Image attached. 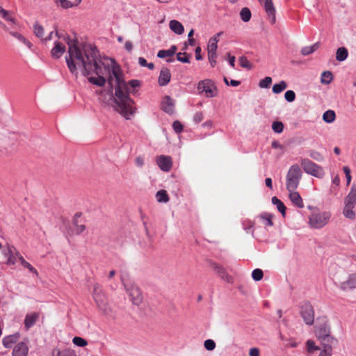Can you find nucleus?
<instances>
[{
    "label": "nucleus",
    "instance_id": "nucleus-1",
    "mask_svg": "<svg viewBox=\"0 0 356 356\" xmlns=\"http://www.w3.org/2000/svg\"><path fill=\"white\" fill-rule=\"evenodd\" d=\"M55 35L58 38H63L67 41L69 56L66 57V63L72 73L76 72V65L83 68V74L85 76L89 75L92 70H95L97 73H100L99 70L94 67V64L99 59L95 47L89 44L79 43L76 40L65 38L58 31H56Z\"/></svg>",
    "mask_w": 356,
    "mask_h": 356
},
{
    "label": "nucleus",
    "instance_id": "nucleus-2",
    "mask_svg": "<svg viewBox=\"0 0 356 356\" xmlns=\"http://www.w3.org/2000/svg\"><path fill=\"white\" fill-rule=\"evenodd\" d=\"M107 65L112 68V74L115 78V110L126 119H129L134 113V102L129 97V93L134 92V90L140 86L138 80H131L128 83L122 79L120 66L114 60H107Z\"/></svg>",
    "mask_w": 356,
    "mask_h": 356
},
{
    "label": "nucleus",
    "instance_id": "nucleus-3",
    "mask_svg": "<svg viewBox=\"0 0 356 356\" xmlns=\"http://www.w3.org/2000/svg\"><path fill=\"white\" fill-rule=\"evenodd\" d=\"M107 60H111L110 58H104L103 61H102L100 59H99L95 64H94V67L97 68V70H99L100 73H97L96 70H92L90 74H95L98 76L97 77H89L88 81L95 85H97L98 86H104L106 83V79L103 76L104 74V71L108 72L109 74V78H108V83L111 85V88L113 87V81L115 80V78L113 77L112 74V68L111 66L108 67L107 65Z\"/></svg>",
    "mask_w": 356,
    "mask_h": 356
},
{
    "label": "nucleus",
    "instance_id": "nucleus-4",
    "mask_svg": "<svg viewBox=\"0 0 356 356\" xmlns=\"http://www.w3.org/2000/svg\"><path fill=\"white\" fill-rule=\"evenodd\" d=\"M302 172L298 164L292 165L286 174V187L288 191L296 190L301 180Z\"/></svg>",
    "mask_w": 356,
    "mask_h": 356
},
{
    "label": "nucleus",
    "instance_id": "nucleus-5",
    "mask_svg": "<svg viewBox=\"0 0 356 356\" xmlns=\"http://www.w3.org/2000/svg\"><path fill=\"white\" fill-rule=\"evenodd\" d=\"M93 298L97 303L99 309L106 316H111L112 309L108 303L107 298L102 293V290L98 284L93 286Z\"/></svg>",
    "mask_w": 356,
    "mask_h": 356
},
{
    "label": "nucleus",
    "instance_id": "nucleus-6",
    "mask_svg": "<svg viewBox=\"0 0 356 356\" xmlns=\"http://www.w3.org/2000/svg\"><path fill=\"white\" fill-rule=\"evenodd\" d=\"M330 218L329 211H314L309 217V224L314 229H321L327 224Z\"/></svg>",
    "mask_w": 356,
    "mask_h": 356
},
{
    "label": "nucleus",
    "instance_id": "nucleus-7",
    "mask_svg": "<svg viewBox=\"0 0 356 356\" xmlns=\"http://www.w3.org/2000/svg\"><path fill=\"white\" fill-rule=\"evenodd\" d=\"M300 164L305 173L320 179L323 177L325 175L323 168L311 160L302 159Z\"/></svg>",
    "mask_w": 356,
    "mask_h": 356
},
{
    "label": "nucleus",
    "instance_id": "nucleus-8",
    "mask_svg": "<svg viewBox=\"0 0 356 356\" xmlns=\"http://www.w3.org/2000/svg\"><path fill=\"white\" fill-rule=\"evenodd\" d=\"M122 283L123 284L127 292L129 294L130 300L136 305L142 302L143 296L139 288L134 284H127L124 282V278L121 277Z\"/></svg>",
    "mask_w": 356,
    "mask_h": 356
},
{
    "label": "nucleus",
    "instance_id": "nucleus-9",
    "mask_svg": "<svg viewBox=\"0 0 356 356\" xmlns=\"http://www.w3.org/2000/svg\"><path fill=\"white\" fill-rule=\"evenodd\" d=\"M197 89L200 93L204 92L207 97H213L217 95V89L214 83L209 79L199 82Z\"/></svg>",
    "mask_w": 356,
    "mask_h": 356
},
{
    "label": "nucleus",
    "instance_id": "nucleus-10",
    "mask_svg": "<svg viewBox=\"0 0 356 356\" xmlns=\"http://www.w3.org/2000/svg\"><path fill=\"white\" fill-rule=\"evenodd\" d=\"M300 315L304 322L312 325L314 321V310L312 305L309 302H304L300 307Z\"/></svg>",
    "mask_w": 356,
    "mask_h": 356
},
{
    "label": "nucleus",
    "instance_id": "nucleus-11",
    "mask_svg": "<svg viewBox=\"0 0 356 356\" xmlns=\"http://www.w3.org/2000/svg\"><path fill=\"white\" fill-rule=\"evenodd\" d=\"M3 255L7 259V265H15L18 260L20 253L13 246H8L3 250Z\"/></svg>",
    "mask_w": 356,
    "mask_h": 356
},
{
    "label": "nucleus",
    "instance_id": "nucleus-12",
    "mask_svg": "<svg viewBox=\"0 0 356 356\" xmlns=\"http://www.w3.org/2000/svg\"><path fill=\"white\" fill-rule=\"evenodd\" d=\"M156 163L161 170L169 172L172 168V159L168 156L161 155L156 158Z\"/></svg>",
    "mask_w": 356,
    "mask_h": 356
},
{
    "label": "nucleus",
    "instance_id": "nucleus-13",
    "mask_svg": "<svg viewBox=\"0 0 356 356\" xmlns=\"http://www.w3.org/2000/svg\"><path fill=\"white\" fill-rule=\"evenodd\" d=\"M29 350L27 342H19L13 348L12 356H27Z\"/></svg>",
    "mask_w": 356,
    "mask_h": 356
},
{
    "label": "nucleus",
    "instance_id": "nucleus-14",
    "mask_svg": "<svg viewBox=\"0 0 356 356\" xmlns=\"http://www.w3.org/2000/svg\"><path fill=\"white\" fill-rule=\"evenodd\" d=\"M264 8L270 23L274 24L276 22V17L275 8L274 7L273 0H265Z\"/></svg>",
    "mask_w": 356,
    "mask_h": 356
},
{
    "label": "nucleus",
    "instance_id": "nucleus-15",
    "mask_svg": "<svg viewBox=\"0 0 356 356\" xmlns=\"http://www.w3.org/2000/svg\"><path fill=\"white\" fill-rule=\"evenodd\" d=\"M339 287L343 291L356 289V273L350 275L347 280L340 284Z\"/></svg>",
    "mask_w": 356,
    "mask_h": 356
},
{
    "label": "nucleus",
    "instance_id": "nucleus-16",
    "mask_svg": "<svg viewBox=\"0 0 356 356\" xmlns=\"http://www.w3.org/2000/svg\"><path fill=\"white\" fill-rule=\"evenodd\" d=\"M39 318V314L36 312L27 314L24 318V327L29 330L32 327Z\"/></svg>",
    "mask_w": 356,
    "mask_h": 356
},
{
    "label": "nucleus",
    "instance_id": "nucleus-17",
    "mask_svg": "<svg viewBox=\"0 0 356 356\" xmlns=\"http://www.w3.org/2000/svg\"><path fill=\"white\" fill-rule=\"evenodd\" d=\"M210 267L218 273L220 277L227 282H230L231 277L226 273L225 268L215 262H211Z\"/></svg>",
    "mask_w": 356,
    "mask_h": 356
},
{
    "label": "nucleus",
    "instance_id": "nucleus-18",
    "mask_svg": "<svg viewBox=\"0 0 356 356\" xmlns=\"http://www.w3.org/2000/svg\"><path fill=\"white\" fill-rule=\"evenodd\" d=\"M289 192V199L294 206L302 209L304 207V203L299 193L294 191H288Z\"/></svg>",
    "mask_w": 356,
    "mask_h": 356
},
{
    "label": "nucleus",
    "instance_id": "nucleus-19",
    "mask_svg": "<svg viewBox=\"0 0 356 356\" xmlns=\"http://www.w3.org/2000/svg\"><path fill=\"white\" fill-rule=\"evenodd\" d=\"M65 51V46L58 41H56L54 47L51 51V56L54 58H59Z\"/></svg>",
    "mask_w": 356,
    "mask_h": 356
},
{
    "label": "nucleus",
    "instance_id": "nucleus-20",
    "mask_svg": "<svg viewBox=\"0 0 356 356\" xmlns=\"http://www.w3.org/2000/svg\"><path fill=\"white\" fill-rule=\"evenodd\" d=\"M171 74L168 68H163L159 76L158 82L161 86H166L170 81Z\"/></svg>",
    "mask_w": 356,
    "mask_h": 356
},
{
    "label": "nucleus",
    "instance_id": "nucleus-21",
    "mask_svg": "<svg viewBox=\"0 0 356 356\" xmlns=\"http://www.w3.org/2000/svg\"><path fill=\"white\" fill-rule=\"evenodd\" d=\"M330 333V327L326 324H323L315 327V335L318 339L329 335Z\"/></svg>",
    "mask_w": 356,
    "mask_h": 356
},
{
    "label": "nucleus",
    "instance_id": "nucleus-22",
    "mask_svg": "<svg viewBox=\"0 0 356 356\" xmlns=\"http://www.w3.org/2000/svg\"><path fill=\"white\" fill-rule=\"evenodd\" d=\"M356 204V186L353 185L349 193L344 200V204L355 206Z\"/></svg>",
    "mask_w": 356,
    "mask_h": 356
},
{
    "label": "nucleus",
    "instance_id": "nucleus-23",
    "mask_svg": "<svg viewBox=\"0 0 356 356\" xmlns=\"http://www.w3.org/2000/svg\"><path fill=\"white\" fill-rule=\"evenodd\" d=\"M19 334L15 333L11 335H8L5 337L3 339V345L5 348H9L12 346L13 344L17 343V341L19 339Z\"/></svg>",
    "mask_w": 356,
    "mask_h": 356
},
{
    "label": "nucleus",
    "instance_id": "nucleus-24",
    "mask_svg": "<svg viewBox=\"0 0 356 356\" xmlns=\"http://www.w3.org/2000/svg\"><path fill=\"white\" fill-rule=\"evenodd\" d=\"M162 109L167 113L172 114L174 111V102L173 100L169 97L166 96L162 102Z\"/></svg>",
    "mask_w": 356,
    "mask_h": 356
},
{
    "label": "nucleus",
    "instance_id": "nucleus-25",
    "mask_svg": "<svg viewBox=\"0 0 356 356\" xmlns=\"http://www.w3.org/2000/svg\"><path fill=\"white\" fill-rule=\"evenodd\" d=\"M169 27L176 34L181 35L184 31L183 25L177 20L172 19L169 23Z\"/></svg>",
    "mask_w": 356,
    "mask_h": 356
},
{
    "label": "nucleus",
    "instance_id": "nucleus-26",
    "mask_svg": "<svg viewBox=\"0 0 356 356\" xmlns=\"http://www.w3.org/2000/svg\"><path fill=\"white\" fill-rule=\"evenodd\" d=\"M57 6H60L63 8L67 9L74 6H77L81 0H75L74 2H71L68 0H54Z\"/></svg>",
    "mask_w": 356,
    "mask_h": 356
},
{
    "label": "nucleus",
    "instance_id": "nucleus-27",
    "mask_svg": "<svg viewBox=\"0 0 356 356\" xmlns=\"http://www.w3.org/2000/svg\"><path fill=\"white\" fill-rule=\"evenodd\" d=\"M320 342L321 343L322 346H323V348L325 349H332V345L336 342V340L330 336V334L323 337L320 339H318Z\"/></svg>",
    "mask_w": 356,
    "mask_h": 356
},
{
    "label": "nucleus",
    "instance_id": "nucleus-28",
    "mask_svg": "<svg viewBox=\"0 0 356 356\" xmlns=\"http://www.w3.org/2000/svg\"><path fill=\"white\" fill-rule=\"evenodd\" d=\"M176 50H177V47L175 45H172L169 49L160 50L157 54V56L161 58L170 57V56H172L175 54Z\"/></svg>",
    "mask_w": 356,
    "mask_h": 356
},
{
    "label": "nucleus",
    "instance_id": "nucleus-29",
    "mask_svg": "<svg viewBox=\"0 0 356 356\" xmlns=\"http://www.w3.org/2000/svg\"><path fill=\"white\" fill-rule=\"evenodd\" d=\"M272 203L277 207V210L282 213V216L286 215V207L284 203L277 197H272Z\"/></svg>",
    "mask_w": 356,
    "mask_h": 356
},
{
    "label": "nucleus",
    "instance_id": "nucleus-30",
    "mask_svg": "<svg viewBox=\"0 0 356 356\" xmlns=\"http://www.w3.org/2000/svg\"><path fill=\"white\" fill-rule=\"evenodd\" d=\"M0 15L1 17L4 19L7 22H12L13 24H15V19L13 17L12 13L10 11H8L3 8L0 6Z\"/></svg>",
    "mask_w": 356,
    "mask_h": 356
},
{
    "label": "nucleus",
    "instance_id": "nucleus-31",
    "mask_svg": "<svg viewBox=\"0 0 356 356\" xmlns=\"http://www.w3.org/2000/svg\"><path fill=\"white\" fill-rule=\"evenodd\" d=\"M218 39H217L216 37H212L209 39L207 45L208 53H216V50L218 48Z\"/></svg>",
    "mask_w": 356,
    "mask_h": 356
},
{
    "label": "nucleus",
    "instance_id": "nucleus-32",
    "mask_svg": "<svg viewBox=\"0 0 356 356\" xmlns=\"http://www.w3.org/2000/svg\"><path fill=\"white\" fill-rule=\"evenodd\" d=\"M348 55V50L346 49V48L339 47L337 50L336 59L340 62L343 61L347 58Z\"/></svg>",
    "mask_w": 356,
    "mask_h": 356
},
{
    "label": "nucleus",
    "instance_id": "nucleus-33",
    "mask_svg": "<svg viewBox=\"0 0 356 356\" xmlns=\"http://www.w3.org/2000/svg\"><path fill=\"white\" fill-rule=\"evenodd\" d=\"M156 198L157 202L160 203H166L169 201L168 195L165 190H160L156 193Z\"/></svg>",
    "mask_w": 356,
    "mask_h": 356
},
{
    "label": "nucleus",
    "instance_id": "nucleus-34",
    "mask_svg": "<svg viewBox=\"0 0 356 356\" xmlns=\"http://www.w3.org/2000/svg\"><path fill=\"white\" fill-rule=\"evenodd\" d=\"M355 206H350L347 204H344V208L343 211V213L344 216L349 219H354L355 216V213L353 211Z\"/></svg>",
    "mask_w": 356,
    "mask_h": 356
},
{
    "label": "nucleus",
    "instance_id": "nucleus-35",
    "mask_svg": "<svg viewBox=\"0 0 356 356\" xmlns=\"http://www.w3.org/2000/svg\"><path fill=\"white\" fill-rule=\"evenodd\" d=\"M336 115L334 111L328 110L323 115V120L327 123H332L335 120Z\"/></svg>",
    "mask_w": 356,
    "mask_h": 356
},
{
    "label": "nucleus",
    "instance_id": "nucleus-36",
    "mask_svg": "<svg viewBox=\"0 0 356 356\" xmlns=\"http://www.w3.org/2000/svg\"><path fill=\"white\" fill-rule=\"evenodd\" d=\"M287 88V83L284 81H281L278 83L273 85L272 90L275 94H279Z\"/></svg>",
    "mask_w": 356,
    "mask_h": 356
},
{
    "label": "nucleus",
    "instance_id": "nucleus-37",
    "mask_svg": "<svg viewBox=\"0 0 356 356\" xmlns=\"http://www.w3.org/2000/svg\"><path fill=\"white\" fill-rule=\"evenodd\" d=\"M251 11L248 8H243L240 11L241 19L245 22H249L251 19Z\"/></svg>",
    "mask_w": 356,
    "mask_h": 356
},
{
    "label": "nucleus",
    "instance_id": "nucleus-38",
    "mask_svg": "<svg viewBox=\"0 0 356 356\" xmlns=\"http://www.w3.org/2000/svg\"><path fill=\"white\" fill-rule=\"evenodd\" d=\"M10 34L18 40H19L20 42H22V43H24L29 48L31 47V43L28 40H26L21 33L18 32H10Z\"/></svg>",
    "mask_w": 356,
    "mask_h": 356
},
{
    "label": "nucleus",
    "instance_id": "nucleus-39",
    "mask_svg": "<svg viewBox=\"0 0 356 356\" xmlns=\"http://www.w3.org/2000/svg\"><path fill=\"white\" fill-rule=\"evenodd\" d=\"M332 74L330 71H325L322 73L321 77V82L323 84H329L332 81Z\"/></svg>",
    "mask_w": 356,
    "mask_h": 356
},
{
    "label": "nucleus",
    "instance_id": "nucleus-40",
    "mask_svg": "<svg viewBox=\"0 0 356 356\" xmlns=\"http://www.w3.org/2000/svg\"><path fill=\"white\" fill-rule=\"evenodd\" d=\"M318 47V43H315L312 46H307L302 49L301 53L303 56H307L315 51Z\"/></svg>",
    "mask_w": 356,
    "mask_h": 356
},
{
    "label": "nucleus",
    "instance_id": "nucleus-41",
    "mask_svg": "<svg viewBox=\"0 0 356 356\" xmlns=\"http://www.w3.org/2000/svg\"><path fill=\"white\" fill-rule=\"evenodd\" d=\"M260 218L264 220V223L266 226H273V222H272L273 215L268 213H263L260 215Z\"/></svg>",
    "mask_w": 356,
    "mask_h": 356
},
{
    "label": "nucleus",
    "instance_id": "nucleus-42",
    "mask_svg": "<svg viewBox=\"0 0 356 356\" xmlns=\"http://www.w3.org/2000/svg\"><path fill=\"white\" fill-rule=\"evenodd\" d=\"M306 346H307V351L309 353H313L315 350H320V348L318 346H316L314 341L312 340H307L306 341Z\"/></svg>",
    "mask_w": 356,
    "mask_h": 356
},
{
    "label": "nucleus",
    "instance_id": "nucleus-43",
    "mask_svg": "<svg viewBox=\"0 0 356 356\" xmlns=\"http://www.w3.org/2000/svg\"><path fill=\"white\" fill-rule=\"evenodd\" d=\"M33 29L35 35L38 38H42L44 35V28L38 23H35L34 24Z\"/></svg>",
    "mask_w": 356,
    "mask_h": 356
},
{
    "label": "nucleus",
    "instance_id": "nucleus-44",
    "mask_svg": "<svg viewBox=\"0 0 356 356\" xmlns=\"http://www.w3.org/2000/svg\"><path fill=\"white\" fill-rule=\"evenodd\" d=\"M263 271L259 268L254 269L252 273V277L255 281L261 280L263 278Z\"/></svg>",
    "mask_w": 356,
    "mask_h": 356
},
{
    "label": "nucleus",
    "instance_id": "nucleus-45",
    "mask_svg": "<svg viewBox=\"0 0 356 356\" xmlns=\"http://www.w3.org/2000/svg\"><path fill=\"white\" fill-rule=\"evenodd\" d=\"M272 83V79L270 76H266L259 81V86L261 88H267Z\"/></svg>",
    "mask_w": 356,
    "mask_h": 356
},
{
    "label": "nucleus",
    "instance_id": "nucleus-46",
    "mask_svg": "<svg viewBox=\"0 0 356 356\" xmlns=\"http://www.w3.org/2000/svg\"><path fill=\"white\" fill-rule=\"evenodd\" d=\"M73 343L79 347H84L87 345V341L81 337H75L72 340Z\"/></svg>",
    "mask_w": 356,
    "mask_h": 356
},
{
    "label": "nucleus",
    "instance_id": "nucleus-47",
    "mask_svg": "<svg viewBox=\"0 0 356 356\" xmlns=\"http://www.w3.org/2000/svg\"><path fill=\"white\" fill-rule=\"evenodd\" d=\"M284 125L281 122H274L272 124V129L274 132L280 134L283 131Z\"/></svg>",
    "mask_w": 356,
    "mask_h": 356
},
{
    "label": "nucleus",
    "instance_id": "nucleus-48",
    "mask_svg": "<svg viewBox=\"0 0 356 356\" xmlns=\"http://www.w3.org/2000/svg\"><path fill=\"white\" fill-rule=\"evenodd\" d=\"M204 346L205 349L207 350L211 351L213 350L216 348V343L212 339H207L204 342Z\"/></svg>",
    "mask_w": 356,
    "mask_h": 356
},
{
    "label": "nucleus",
    "instance_id": "nucleus-49",
    "mask_svg": "<svg viewBox=\"0 0 356 356\" xmlns=\"http://www.w3.org/2000/svg\"><path fill=\"white\" fill-rule=\"evenodd\" d=\"M177 59L184 63H188L190 62L188 55L186 53H178L177 54Z\"/></svg>",
    "mask_w": 356,
    "mask_h": 356
},
{
    "label": "nucleus",
    "instance_id": "nucleus-50",
    "mask_svg": "<svg viewBox=\"0 0 356 356\" xmlns=\"http://www.w3.org/2000/svg\"><path fill=\"white\" fill-rule=\"evenodd\" d=\"M285 99L289 102H292L296 99V93L293 90H287L284 94Z\"/></svg>",
    "mask_w": 356,
    "mask_h": 356
},
{
    "label": "nucleus",
    "instance_id": "nucleus-51",
    "mask_svg": "<svg viewBox=\"0 0 356 356\" xmlns=\"http://www.w3.org/2000/svg\"><path fill=\"white\" fill-rule=\"evenodd\" d=\"M239 63H240V65L243 68H246V69L251 68V65H250L249 60L245 56L240 57Z\"/></svg>",
    "mask_w": 356,
    "mask_h": 356
},
{
    "label": "nucleus",
    "instance_id": "nucleus-52",
    "mask_svg": "<svg viewBox=\"0 0 356 356\" xmlns=\"http://www.w3.org/2000/svg\"><path fill=\"white\" fill-rule=\"evenodd\" d=\"M79 216H80V214L76 213L75 215V219L74 220V223L76 225L75 231H76V234H78L82 233L86 229V227L84 225H77L76 218L79 217Z\"/></svg>",
    "mask_w": 356,
    "mask_h": 356
},
{
    "label": "nucleus",
    "instance_id": "nucleus-53",
    "mask_svg": "<svg viewBox=\"0 0 356 356\" xmlns=\"http://www.w3.org/2000/svg\"><path fill=\"white\" fill-rule=\"evenodd\" d=\"M216 53H208V59L212 67H214L216 64Z\"/></svg>",
    "mask_w": 356,
    "mask_h": 356
},
{
    "label": "nucleus",
    "instance_id": "nucleus-54",
    "mask_svg": "<svg viewBox=\"0 0 356 356\" xmlns=\"http://www.w3.org/2000/svg\"><path fill=\"white\" fill-rule=\"evenodd\" d=\"M172 127L177 134L181 133L183 130V126L179 121H175L172 124Z\"/></svg>",
    "mask_w": 356,
    "mask_h": 356
},
{
    "label": "nucleus",
    "instance_id": "nucleus-55",
    "mask_svg": "<svg viewBox=\"0 0 356 356\" xmlns=\"http://www.w3.org/2000/svg\"><path fill=\"white\" fill-rule=\"evenodd\" d=\"M343 170L346 175V178L347 180V185H349L351 181V175H350V170L348 166H344L343 168Z\"/></svg>",
    "mask_w": 356,
    "mask_h": 356
},
{
    "label": "nucleus",
    "instance_id": "nucleus-56",
    "mask_svg": "<svg viewBox=\"0 0 356 356\" xmlns=\"http://www.w3.org/2000/svg\"><path fill=\"white\" fill-rule=\"evenodd\" d=\"M193 120L196 123L200 122L203 120V114L201 112L196 113L194 115Z\"/></svg>",
    "mask_w": 356,
    "mask_h": 356
},
{
    "label": "nucleus",
    "instance_id": "nucleus-57",
    "mask_svg": "<svg viewBox=\"0 0 356 356\" xmlns=\"http://www.w3.org/2000/svg\"><path fill=\"white\" fill-rule=\"evenodd\" d=\"M135 163L138 167H142L144 165V159L143 157L139 156H137L135 159Z\"/></svg>",
    "mask_w": 356,
    "mask_h": 356
},
{
    "label": "nucleus",
    "instance_id": "nucleus-58",
    "mask_svg": "<svg viewBox=\"0 0 356 356\" xmlns=\"http://www.w3.org/2000/svg\"><path fill=\"white\" fill-rule=\"evenodd\" d=\"M331 355H332V350L323 348V350L321 351L318 356H331Z\"/></svg>",
    "mask_w": 356,
    "mask_h": 356
},
{
    "label": "nucleus",
    "instance_id": "nucleus-59",
    "mask_svg": "<svg viewBox=\"0 0 356 356\" xmlns=\"http://www.w3.org/2000/svg\"><path fill=\"white\" fill-rule=\"evenodd\" d=\"M250 356H259V350L257 348H252L249 352Z\"/></svg>",
    "mask_w": 356,
    "mask_h": 356
},
{
    "label": "nucleus",
    "instance_id": "nucleus-60",
    "mask_svg": "<svg viewBox=\"0 0 356 356\" xmlns=\"http://www.w3.org/2000/svg\"><path fill=\"white\" fill-rule=\"evenodd\" d=\"M195 53V58L197 60L202 59V57L201 56V48L200 47H196Z\"/></svg>",
    "mask_w": 356,
    "mask_h": 356
},
{
    "label": "nucleus",
    "instance_id": "nucleus-61",
    "mask_svg": "<svg viewBox=\"0 0 356 356\" xmlns=\"http://www.w3.org/2000/svg\"><path fill=\"white\" fill-rule=\"evenodd\" d=\"M310 156L317 161H319L321 159V154L317 152H312L310 153Z\"/></svg>",
    "mask_w": 356,
    "mask_h": 356
},
{
    "label": "nucleus",
    "instance_id": "nucleus-62",
    "mask_svg": "<svg viewBox=\"0 0 356 356\" xmlns=\"http://www.w3.org/2000/svg\"><path fill=\"white\" fill-rule=\"evenodd\" d=\"M228 58H229V63L232 67H234L235 66V57L233 56H231L230 54H227Z\"/></svg>",
    "mask_w": 356,
    "mask_h": 356
},
{
    "label": "nucleus",
    "instance_id": "nucleus-63",
    "mask_svg": "<svg viewBox=\"0 0 356 356\" xmlns=\"http://www.w3.org/2000/svg\"><path fill=\"white\" fill-rule=\"evenodd\" d=\"M18 260L20 261L21 264L24 267H29V262H27L24 258L20 254Z\"/></svg>",
    "mask_w": 356,
    "mask_h": 356
},
{
    "label": "nucleus",
    "instance_id": "nucleus-64",
    "mask_svg": "<svg viewBox=\"0 0 356 356\" xmlns=\"http://www.w3.org/2000/svg\"><path fill=\"white\" fill-rule=\"evenodd\" d=\"M57 356H72V354L70 351L65 350L62 352H58Z\"/></svg>",
    "mask_w": 356,
    "mask_h": 356
}]
</instances>
